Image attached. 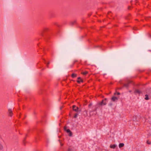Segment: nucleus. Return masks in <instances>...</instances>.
<instances>
[{"label":"nucleus","instance_id":"34","mask_svg":"<svg viewBox=\"0 0 151 151\" xmlns=\"http://www.w3.org/2000/svg\"><path fill=\"white\" fill-rule=\"evenodd\" d=\"M25 139H26V138H25L24 139L25 140Z\"/></svg>","mask_w":151,"mask_h":151},{"label":"nucleus","instance_id":"19","mask_svg":"<svg viewBox=\"0 0 151 151\" xmlns=\"http://www.w3.org/2000/svg\"><path fill=\"white\" fill-rule=\"evenodd\" d=\"M97 108L96 107H95L93 110L92 111H91L93 112V111H96L97 110Z\"/></svg>","mask_w":151,"mask_h":151},{"label":"nucleus","instance_id":"24","mask_svg":"<svg viewBox=\"0 0 151 151\" xmlns=\"http://www.w3.org/2000/svg\"><path fill=\"white\" fill-rule=\"evenodd\" d=\"M113 104L112 102H111L109 103V105L110 106H111Z\"/></svg>","mask_w":151,"mask_h":151},{"label":"nucleus","instance_id":"31","mask_svg":"<svg viewBox=\"0 0 151 151\" xmlns=\"http://www.w3.org/2000/svg\"><path fill=\"white\" fill-rule=\"evenodd\" d=\"M60 145H61V146H63V144H61V143H60Z\"/></svg>","mask_w":151,"mask_h":151},{"label":"nucleus","instance_id":"6","mask_svg":"<svg viewBox=\"0 0 151 151\" xmlns=\"http://www.w3.org/2000/svg\"><path fill=\"white\" fill-rule=\"evenodd\" d=\"M118 98L114 96H113L111 98V100L113 101H116L118 100Z\"/></svg>","mask_w":151,"mask_h":151},{"label":"nucleus","instance_id":"17","mask_svg":"<svg viewBox=\"0 0 151 151\" xmlns=\"http://www.w3.org/2000/svg\"><path fill=\"white\" fill-rule=\"evenodd\" d=\"M78 115V113H76L75 116H74V117L75 118H76L77 117Z\"/></svg>","mask_w":151,"mask_h":151},{"label":"nucleus","instance_id":"18","mask_svg":"<svg viewBox=\"0 0 151 151\" xmlns=\"http://www.w3.org/2000/svg\"><path fill=\"white\" fill-rule=\"evenodd\" d=\"M3 149V145L0 144V150H2Z\"/></svg>","mask_w":151,"mask_h":151},{"label":"nucleus","instance_id":"22","mask_svg":"<svg viewBox=\"0 0 151 151\" xmlns=\"http://www.w3.org/2000/svg\"><path fill=\"white\" fill-rule=\"evenodd\" d=\"M116 94H117L118 95H119L120 94V93L119 92H116L114 93V95H115Z\"/></svg>","mask_w":151,"mask_h":151},{"label":"nucleus","instance_id":"4","mask_svg":"<svg viewBox=\"0 0 151 151\" xmlns=\"http://www.w3.org/2000/svg\"><path fill=\"white\" fill-rule=\"evenodd\" d=\"M73 110L76 112L81 111V110H79L78 107L76 106L75 105L73 106Z\"/></svg>","mask_w":151,"mask_h":151},{"label":"nucleus","instance_id":"1","mask_svg":"<svg viewBox=\"0 0 151 151\" xmlns=\"http://www.w3.org/2000/svg\"><path fill=\"white\" fill-rule=\"evenodd\" d=\"M107 99L105 98L101 102L99 103L98 104V105H106V102H107Z\"/></svg>","mask_w":151,"mask_h":151},{"label":"nucleus","instance_id":"3","mask_svg":"<svg viewBox=\"0 0 151 151\" xmlns=\"http://www.w3.org/2000/svg\"><path fill=\"white\" fill-rule=\"evenodd\" d=\"M146 94L149 95V97H151V88H147L146 90Z\"/></svg>","mask_w":151,"mask_h":151},{"label":"nucleus","instance_id":"13","mask_svg":"<svg viewBox=\"0 0 151 151\" xmlns=\"http://www.w3.org/2000/svg\"><path fill=\"white\" fill-rule=\"evenodd\" d=\"M116 147V145H111L110 146V147L111 148L114 149Z\"/></svg>","mask_w":151,"mask_h":151},{"label":"nucleus","instance_id":"9","mask_svg":"<svg viewBox=\"0 0 151 151\" xmlns=\"http://www.w3.org/2000/svg\"><path fill=\"white\" fill-rule=\"evenodd\" d=\"M124 145V144L123 143H120L119 145V148H121L123 147Z\"/></svg>","mask_w":151,"mask_h":151},{"label":"nucleus","instance_id":"21","mask_svg":"<svg viewBox=\"0 0 151 151\" xmlns=\"http://www.w3.org/2000/svg\"><path fill=\"white\" fill-rule=\"evenodd\" d=\"M147 143L149 145H150L151 144V142L149 141L148 140L147 141Z\"/></svg>","mask_w":151,"mask_h":151},{"label":"nucleus","instance_id":"30","mask_svg":"<svg viewBox=\"0 0 151 151\" xmlns=\"http://www.w3.org/2000/svg\"><path fill=\"white\" fill-rule=\"evenodd\" d=\"M49 63H50V62H48V63H47V65H48Z\"/></svg>","mask_w":151,"mask_h":151},{"label":"nucleus","instance_id":"25","mask_svg":"<svg viewBox=\"0 0 151 151\" xmlns=\"http://www.w3.org/2000/svg\"><path fill=\"white\" fill-rule=\"evenodd\" d=\"M45 38L46 40H47L49 38V37H45Z\"/></svg>","mask_w":151,"mask_h":151},{"label":"nucleus","instance_id":"8","mask_svg":"<svg viewBox=\"0 0 151 151\" xmlns=\"http://www.w3.org/2000/svg\"><path fill=\"white\" fill-rule=\"evenodd\" d=\"M145 100H147L150 99V97H149V95L146 94L145 95Z\"/></svg>","mask_w":151,"mask_h":151},{"label":"nucleus","instance_id":"33","mask_svg":"<svg viewBox=\"0 0 151 151\" xmlns=\"http://www.w3.org/2000/svg\"><path fill=\"white\" fill-rule=\"evenodd\" d=\"M128 9H129V7H128Z\"/></svg>","mask_w":151,"mask_h":151},{"label":"nucleus","instance_id":"32","mask_svg":"<svg viewBox=\"0 0 151 151\" xmlns=\"http://www.w3.org/2000/svg\"><path fill=\"white\" fill-rule=\"evenodd\" d=\"M151 37V35H149V37Z\"/></svg>","mask_w":151,"mask_h":151},{"label":"nucleus","instance_id":"28","mask_svg":"<svg viewBox=\"0 0 151 151\" xmlns=\"http://www.w3.org/2000/svg\"><path fill=\"white\" fill-rule=\"evenodd\" d=\"M62 108H63V107H62V106L60 107V110H61V109H62Z\"/></svg>","mask_w":151,"mask_h":151},{"label":"nucleus","instance_id":"7","mask_svg":"<svg viewBox=\"0 0 151 151\" xmlns=\"http://www.w3.org/2000/svg\"><path fill=\"white\" fill-rule=\"evenodd\" d=\"M9 115L10 116H12L13 115V113L12 110L11 109H8Z\"/></svg>","mask_w":151,"mask_h":151},{"label":"nucleus","instance_id":"14","mask_svg":"<svg viewBox=\"0 0 151 151\" xmlns=\"http://www.w3.org/2000/svg\"><path fill=\"white\" fill-rule=\"evenodd\" d=\"M76 21L72 22H71L70 23V25H73L74 24H76Z\"/></svg>","mask_w":151,"mask_h":151},{"label":"nucleus","instance_id":"11","mask_svg":"<svg viewBox=\"0 0 151 151\" xmlns=\"http://www.w3.org/2000/svg\"><path fill=\"white\" fill-rule=\"evenodd\" d=\"M129 83H128L127 84H125L124 85V86L127 88L129 86Z\"/></svg>","mask_w":151,"mask_h":151},{"label":"nucleus","instance_id":"2","mask_svg":"<svg viewBox=\"0 0 151 151\" xmlns=\"http://www.w3.org/2000/svg\"><path fill=\"white\" fill-rule=\"evenodd\" d=\"M64 130L66 131L67 133L69 134V136L71 137L72 136V132L69 129H67V127H64Z\"/></svg>","mask_w":151,"mask_h":151},{"label":"nucleus","instance_id":"10","mask_svg":"<svg viewBox=\"0 0 151 151\" xmlns=\"http://www.w3.org/2000/svg\"><path fill=\"white\" fill-rule=\"evenodd\" d=\"M134 93H139V94L141 93V92L139 90L136 89L135 90V91H134Z\"/></svg>","mask_w":151,"mask_h":151},{"label":"nucleus","instance_id":"20","mask_svg":"<svg viewBox=\"0 0 151 151\" xmlns=\"http://www.w3.org/2000/svg\"><path fill=\"white\" fill-rule=\"evenodd\" d=\"M76 62V61H75V62H74L73 63V64L72 65H70V68H72L73 66V65L74 64V63Z\"/></svg>","mask_w":151,"mask_h":151},{"label":"nucleus","instance_id":"15","mask_svg":"<svg viewBox=\"0 0 151 151\" xmlns=\"http://www.w3.org/2000/svg\"><path fill=\"white\" fill-rule=\"evenodd\" d=\"M77 82L78 83H80L81 82H83V80L82 79H81L80 80H78Z\"/></svg>","mask_w":151,"mask_h":151},{"label":"nucleus","instance_id":"23","mask_svg":"<svg viewBox=\"0 0 151 151\" xmlns=\"http://www.w3.org/2000/svg\"><path fill=\"white\" fill-rule=\"evenodd\" d=\"M92 106V104L90 103L88 105L89 108H90Z\"/></svg>","mask_w":151,"mask_h":151},{"label":"nucleus","instance_id":"29","mask_svg":"<svg viewBox=\"0 0 151 151\" xmlns=\"http://www.w3.org/2000/svg\"><path fill=\"white\" fill-rule=\"evenodd\" d=\"M68 151H71V150L70 149H69L68 150Z\"/></svg>","mask_w":151,"mask_h":151},{"label":"nucleus","instance_id":"16","mask_svg":"<svg viewBox=\"0 0 151 151\" xmlns=\"http://www.w3.org/2000/svg\"><path fill=\"white\" fill-rule=\"evenodd\" d=\"M88 73L87 71H85L82 73V74L83 75H85Z\"/></svg>","mask_w":151,"mask_h":151},{"label":"nucleus","instance_id":"27","mask_svg":"<svg viewBox=\"0 0 151 151\" xmlns=\"http://www.w3.org/2000/svg\"><path fill=\"white\" fill-rule=\"evenodd\" d=\"M78 80H79V79H81V78L80 77H79L78 78Z\"/></svg>","mask_w":151,"mask_h":151},{"label":"nucleus","instance_id":"12","mask_svg":"<svg viewBox=\"0 0 151 151\" xmlns=\"http://www.w3.org/2000/svg\"><path fill=\"white\" fill-rule=\"evenodd\" d=\"M77 76V75L76 74H75L74 73L72 74L71 75V77L73 78L76 77Z\"/></svg>","mask_w":151,"mask_h":151},{"label":"nucleus","instance_id":"5","mask_svg":"<svg viewBox=\"0 0 151 151\" xmlns=\"http://www.w3.org/2000/svg\"><path fill=\"white\" fill-rule=\"evenodd\" d=\"M48 30V29L47 28H44L43 29V30L41 32V33L40 34L41 35V36H42L44 37V35L43 34V33L47 31V30Z\"/></svg>","mask_w":151,"mask_h":151},{"label":"nucleus","instance_id":"26","mask_svg":"<svg viewBox=\"0 0 151 151\" xmlns=\"http://www.w3.org/2000/svg\"><path fill=\"white\" fill-rule=\"evenodd\" d=\"M54 24L58 26V25L56 23H54Z\"/></svg>","mask_w":151,"mask_h":151}]
</instances>
